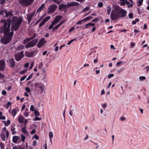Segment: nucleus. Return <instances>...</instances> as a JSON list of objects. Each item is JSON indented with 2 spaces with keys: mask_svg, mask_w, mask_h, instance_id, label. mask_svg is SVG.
I'll return each instance as SVG.
<instances>
[{
  "mask_svg": "<svg viewBox=\"0 0 149 149\" xmlns=\"http://www.w3.org/2000/svg\"><path fill=\"white\" fill-rule=\"evenodd\" d=\"M22 21V17H18L14 16L11 20V30L12 32L9 33L11 24L10 19L1 20V22L4 23L2 28L4 36L1 39V41L3 44L6 45L10 41L14 35V31H16L18 29Z\"/></svg>",
  "mask_w": 149,
  "mask_h": 149,
  "instance_id": "nucleus-1",
  "label": "nucleus"
},
{
  "mask_svg": "<svg viewBox=\"0 0 149 149\" xmlns=\"http://www.w3.org/2000/svg\"><path fill=\"white\" fill-rule=\"evenodd\" d=\"M127 11L120 7H116L112 11L110 17L112 20H117L119 17H123L126 16Z\"/></svg>",
  "mask_w": 149,
  "mask_h": 149,
  "instance_id": "nucleus-2",
  "label": "nucleus"
},
{
  "mask_svg": "<svg viewBox=\"0 0 149 149\" xmlns=\"http://www.w3.org/2000/svg\"><path fill=\"white\" fill-rule=\"evenodd\" d=\"M34 1V0H18L20 4L23 7L27 6L30 5Z\"/></svg>",
  "mask_w": 149,
  "mask_h": 149,
  "instance_id": "nucleus-3",
  "label": "nucleus"
},
{
  "mask_svg": "<svg viewBox=\"0 0 149 149\" xmlns=\"http://www.w3.org/2000/svg\"><path fill=\"white\" fill-rule=\"evenodd\" d=\"M38 41V39H35L31 41L27 44L25 46L26 48L28 49L29 48L34 47Z\"/></svg>",
  "mask_w": 149,
  "mask_h": 149,
  "instance_id": "nucleus-4",
  "label": "nucleus"
},
{
  "mask_svg": "<svg viewBox=\"0 0 149 149\" xmlns=\"http://www.w3.org/2000/svg\"><path fill=\"white\" fill-rule=\"evenodd\" d=\"M23 53V51H21L20 52L17 53L15 55V59L17 61H19L24 57Z\"/></svg>",
  "mask_w": 149,
  "mask_h": 149,
  "instance_id": "nucleus-5",
  "label": "nucleus"
},
{
  "mask_svg": "<svg viewBox=\"0 0 149 149\" xmlns=\"http://www.w3.org/2000/svg\"><path fill=\"white\" fill-rule=\"evenodd\" d=\"M37 53L36 51L31 52L30 51H27L25 52V56L26 57H32L33 56L36 55Z\"/></svg>",
  "mask_w": 149,
  "mask_h": 149,
  "instance_id": "nucleus-6",
  "label": "nucleus"
},
{
  "mask_svg": "<svg viewBox=\"0 0 149 149\" xmlns=\"http://www.w3.org/2000/svg\"><path fill=\"white\" fill-rule=\"evenodd\" d=\"M57 6L56 5L53 4L50 5L48 8V12L49 13H53L56 10Z\"/></svg>",
  "mask_w": 149,
  "mask_h": 149,
  "instance_id": "nucleus-7",
  "label": "nucleus"
},
{
  "mask_svg": "<svg viewBox=\"0 0 149 149\" xmlns=\"http://www.w3.org/2000/svg\"><path fill=\"white\" fill-rule=\"evenodd\" d=\"M6 67L5 62L4 60L2 59L0 61V71H3Z\"/></svg>",
  "mask_w": 149,
  "mask_h": 149,
  "instance_id": "nucleus-8",
  "label": "nucleus"
},
{
  "mask_svg": "<svg viewBox=\"0 0 149 149\" xmlns=\"http://www.w3.org/2000/svg\"><path fill=\"white\" fill-rule=\"evenodd\" d=\"M7 61L8 63V65L10 67L12 68L14 67L15 65V61L13 58L10 59Z\"/></svg>",
  "mask_w": 149,
  "mask_h": 149,
  "instance_id": "nucleus-9",
  "label": "nucleus"
},
{
  "mask_svg": "<svg viewBox=\"0 0 149 149\" xmlns=\"http://www.w3.org/2000/svg\"><path fill=\"white\" fill-rule=\"evenodd\" d=\"M35 13V12L33 11L32 13L26 15L27 19L29 23L31 22L32 18Z\"/></svg>",
  "mask_w": 149,
  "mask_h": 149,
  "instance_id": "nucleus-10",
  "label": "nucleus"
},
{
  "mask_svg": "<svg viewBox=\"0 0 149 149\" xmlns=\"http://www.w3.org/2000/svg\"><path fill=\"white\" fill-rule=\"evenodd\" d=\"M80 4L78 2H70L69 3H68V7H70L73 6H77L79 7L80 6Z\"/></svg>",
  "mask_w": 149,
  "mask_h": 149,
  "instance_id": "nucleus-11",
  "label": "nucleus"
},
{
  "mask_svg": "<svg viewBox=\"0 0 149 149\" xmlns=\"http://www.w3.org/2000/svg\"><path fill=\"white\" fill-rule=\"evenodd\" d=\"M44 38H42L39 41L37 45L38 47L40 48L47 42V41L44 40Z\"/></svg>",
  "mask_w": 149,
  "mask_h": 149,
  "instance_id": "nucleus-12",
  "label": "nucleus"
},
{
  "mask_svg": "<svg viewBox=\"0 0 149 149\" xmlns=\"http://www.w3.org/2000/svg\"><path fill=\"white\" fill-rule=\"evenodd\" d=\"M68 8H69L68 4H61L59 5V9L60 10H61L62 9H66Z\"/></svg>",
  "mask_w": 149,
  "mask_h": 149,
  "instance_id": "nucleus-13",
  "label": "nucleus"
},
{
  "mask_svg": "<svg viewBox=\"0 0 149 149\" xmlns=\"http://www.w3.org/2000/svg\"><path fill=\"white\" fill-rule=\"evenodd\" d=\"M36 36V34L35 33L33 35V36L31 38H27L25 39H24L23 41V44H26L28 42L30 41L31 39H33V38H34Z\"/></svg>",
  "mask_w": 149,
  "mask_h": 149,
  "instance_id": "nucleus-14",
  "label": "nucleus"
},
{
  "mask_svg": "<svg viewBox=\"0 0 149 149\" xmlns=\"http://www.w3.org/2000/svg\"><path fill=\"white\" fill-rule=\"evenodd\" d=\"M25 120L24 118L22 115H19L18 117V121L19 123H22L24 122Z\"/></svg>",
  "mask_w": 149,
  "mask_h": 149,
  "instance_id": "nucleus-15",
  "label": "nucleus"
},
{
  "mask_svg": "<svg viewBox=\"0 0 149 149\" xmlns=\"http://www.w3.org/2000/svg\"><path fill=\"white\" fill-rule=\"evenodd\" d=\"M18 138H20V137L19 136H14L13 138V142L14 143H16L17 142V141Z\"/></svg>",
  "mask_w": 149,
  "mask_h": 149,
  "instance_id": "nucleus-16",
  "label": "nucleus"
},
{
  "mask_svg": "<svg viewBox=\"0 0 149 149\" xmlns=\"http://www.w3.org/2000/svg\"><path fill=\"white\" fill-rule=\"evenodd\" d=\"M45 5V4L44 3H42L41 6L38 9L37 11V13L38 12H40L43 9Z\"/></svg>",
  "mask_w": 149,
  "mask_h": 149,
  "instance_id": "nucleus-17",
  "label": "nucleus"
},
{
  "mask_svg": "<svg viewBox=\"0 0 149 149\" xmlns=\"http://www.w3.org/2000/svg\"><path fill=\"white\" fill-rule=\"evenodd\" d=\"M4 13L5 14L6 16L7 17L13 15L12 12H7V11H5L4 12Z\"/></svg>",
  "mask_w": 149,
  "mask_h": 149,
  "instance_id": "nucleus-18",
  "label": "nucleus"
},
{
  "mask_svg": "<svg viewBox=\"0 0 149 149\" xmlns=\"http://www.w3.org/2000/svg\"><path fill=\"white\" fill-rule=\"evenodd\" d=\"M0 136L2 140L3 141H5L6 139L5 134L4 133H2L1 134Z\"/></svg>",
  "mask_w": 149,
  "mask_h": 149,
  "instance_id": "nucleus-19",
  "label": "nucleus"
},
{
  "mask_svg": "<svg viewBox=\"0 0 149 149\" xmlns=\"http://www.w3.org/2000/svg\"><path fill=\"white\" fill-rule=\"evenodd\" d=\"M62 17V16L61 15L56 16L55 17L54 19L58 22L61 20Z\"/></svg>",
  "mask_w": 149,
  "mask_h": 149,
  "instance_id": "nucleus-20",
  "label": "nucleus"
},
{
  "mask_svg": "<svg viewBox=\"0 0 149 149\" xmlns=\"http://www.w3.org/2000/svg\"><path fill=\"white\" fill-rule=\"evenodd\" d=\"M26 126H25L21 129L22 132L24 134H26L28 133L27 131L26 130Z\"/></svg>",
  "mask_w": 149,
  "mask_h": 149,
  "instance_id": "nucleus-21",
  "label": "nucleus"
},
{
  "mask_svg": "<svg viewBox=\"0 0 149 149\" xmlns=\"http://www.w3.org/2000/svg\"><path fill=\"white\" fill-rule=\"evenodd\" d=\"M17 110L15 109H13L12 111V113L13 117H15L16 114Z\"/></svg>",
  "mask_w": 149,
  "mask_h": 149,
  "instance_id": "nucleus-22",
  "label": "nucleus"
},
{
  "mask_svg": "<svg viewBox=\"0 0 149 149\" xmlns=\"http://www.w3.org/2000/svg\"><path fill=\"white\" fill-rule=\"evenodd\" d=\"M121 1L120 3L121 6H124L125 5L127 2V0H120Z\"/></svg>",
  "mask_w": 149,
  "mask_h": 149,
  "instance_id": "nucleus-23",
  "label": "nucleus"
},
{
  "mask_svg": "<svg viewBox=\"0 0 149 149\" xmlns=\"http://www.w3.org/2000/svg\"><path fill=\"white\" fill-rule=\"evenodd\" d=\"M42 86V84L40 83H37L35 84V86L36 87L40 88Z\"/></svg>",
  "mask_w": 149,
  "mask_h": 149,
  "instance_id": "nucleus-24",
  "label": "nucleus"
},
{
  "mask_svg": "<svg viewBox=\"0 0 149 149\" xmlns=\"http://www.w3.org/2000/svg\"><path fill=\"white\" fill-rule=\"evenodd\" d=\"M111 10V8L110 6H108L107 7V13L108 15H109L110 13V12Z\"/></svg>",
  "mask_w": 149,
  "mask_h": 149,
  "instance_id": "nucleus-25",
  "label": "nucleus"
},
{
  "mask_svg": "<svg viewBox=\"0 0 149 149\" xmlns=\"http://www.w3.org/2000/svg\"><path fill=\"white\" fill-rule=\"evenodd\" d=\"M51 1L57 4H59L61 1V0H51Z\"/></svg>",
  "mask_w": 149,
  "mask_h": 149,
  "instance_id": "nucleus-26",
  "label": "nucleus"
},
{
  "mask_svg": "<svg viewBox=\"0 0 149 149\" xmlns=\"http://www.w3.org/2000/svg\"><path fill=\"white\" fill-rule=\"evenodd\" d=\"M34 113L36 117L39 116V112L38 111H37L35 109Z\"/></svg>",
  "mask_w": 149,
  "mask_h": 149,
  "instance_id": "nucleus-27",
  "label": "nucleus"
},
{
  "mask_svg": "<svg viewBox=\"0 0 149 149\" xmlns=\"http://www.w3.org/2000/svg\"><path fill=\"white\" fill-rule=\"evenodd\" d=\"M91 26L89 23H88L85 25H84V26L83 27V29H88L89 28L90 29H91V27H90V26Z\"/></svg>",
  "mask_w": 149,
  "mask_h": 149,
  "instance_id": "nucleus-28",
  "label": "nucleus"
},
{
  "mask_svg": "<svg viewBox=\"0 0 149 149\" xmlns=\"http://www.w3.org/2000/svg\"><path fill=\"white\" fill-rule=\"evenodd\" d=\"M85 22V21H84V19L77 22L76 24L77 25L81 24H82L84 22Z\"/></svg>",
  "mask_w": 149,
  "mask_h": 149,
  "instance_id": "nucleus-29",
  "label": "nucleus"
},
{
  "mask_svg": "<svg viewBox=\"0 0 149 149\" xmlns=\"http://www.w3.org/2000/svg\"><path fill=\"white\" fill-rule=\"evenodd\" d=\"M139 19H136L134 20H133L132 22V23L133 24H136V22H138L139 21Z\"/></svg>",
  "mask_w": 149,
  "mask_h": 149,
  "instance_id": "nucleus-30",
  "label": "nucleus"
},
{
  "mask_svg": "<svg viewBox=\"0 0 149 149\" xmlns=\"http://www.w3.org/2000/svg\"><path fill=\"white\" fill-rule=\"evenodd\" d=\"M15 124H12L10 127L11 130L12 131H14L15 129Z\"/></svg>",
  "mask_w": 149,
  "mask_h": 149,
  "instance_id": "nucleus-31",
  "label": "nucleus"
},
{
  "mask_svg": "<svg viewBox=\"0 0 149 149\" xmlns=\"http://www.w3.org/2000/svg\"><path fill=\"white\" fill-rule=\"evenodd\" d=\"M46 23L45 21L43 20L40 24L39 26V28L41 27L42 25H43Z\"/></svg>",
  "mask_w": 149,
  "mask_h": 149,
  "instance_id": "nucleus-32",
  "label": "nucleus"
},
{
  "mask_svg": "<svg viewBox=\"0 0 149 149\" xmlns=\"http://www.w3.org/2000/svg\"><path fill=\"white\" fill-rule=\"evenodd\" d=\"M126 3L127 4V6H128V8H130L133 6V5L131 3H130V2H128L127 1L126 2Z\"/></svg>",
  "mask_w": 149,
  "mask_h": 149,
  "instance_id": "nucleus-33",
  "label": "nucleus"
},
{
  "mask_svg": "<svg viewBox=\"0 0 149 149\" xmlns=\"http://www.w3.org/2000/svg\"><path fill=\"white\" fill-rule=\"evenodd\" d=\"M11 102H8L7 103V104L6 105V106L7 107H6V109H8L9 107L10 106H11Z\"/></svg>",
  "mask_w": 149,
  "mask_h": 149,
  "instance_id": "nucleus-34",
  "label": "nucleus"
},
{
  "mask_svg": "<svg viewBox=\"0 0 149 149\" xmlns=\"http://www.w3.org/2000/svg\"><path fill=\"white\" fill-rule=\"evenodd\" d=\"M143 0H139L138 1L139 4H137V5L139 6H141L143 3Z\"/></svg>",
  "mask_w": 149,
  "mask_h": 149,
  "instance_id": "nucleus-35",
  "label": "nucleus"
},
{
  "mask_svg": "<svg viewBox=\"0 0 149 149\" xmlns=\"http://www.w3.org/2000/svg\"><path fill=\"white\" fill-rule=\"evenodd\" d=\"M51 17L50 16H48L45 17L43 19V20L45 21V22H46Z\"/></svg>",
  "mask_w": 149,
  "mask_h": 149,
  "instance_id": "nucleus-36",
  "label": "nucleus"
},
{
  "mask_svg": "<svg viewBox=\"0 0 149 149\" xmlns=\"http://www.w3.org/2000/svg\"><path fill=\"white\" fill-rule=\"evenodd\" d=\"M49 136L50 139L51 140L53 136V134L52 132H50L49 133Z\"/></svg>",
  "mask_w": 149,
  "mask_h": 149,
  "instance_id": "nucleus-37",
  "label": "nucleus"
},
{
  "mask_svg": "<svg viewBox=\"0 0 149 149\" xmlns=\"http://www.w3.org/2000/svg\"><path fill=\"white\" fill-rule=\"evenodd\" d=\"M24 48V46L22 45H20L17 47V49L18 50H21L23 49Z\"/></svg>",
  "mask_w": 149,
  "mask_h": 149,
  "instance_id": "nucleus-38",
  "label": "nucleus"
},
{
  "mask_svg": "<svg viewBox=\"0 0 149 149\" xmlns=\"http://www.w3.org/2000/svg\"><path fill=\"white\" fill-rule=\"evenodd\" d=\"M99 19L98 17H96L95 19H94L92 20L91 21V22H97L99 20Z\"/></svg>",
  "mask_w": 149,
  "mask_h": 149,
  "instance_id": "nucleus-39",
  "label": "nucleus"
},
{
  "mask_svg": "<svg viewBox=\"0 0 149 149\" xmlns=\"http://www.w3.org/2000/svg\"><path fill=\"white\" fill-rule=\"evenodd\" d=\"M10 120H7L6 124H5V126H8L10 124Z\"/></svg>",
  "mask_w": 149,
  "mask_h": 149,
  "instance_id": "nucleus-40",
  "label": "nucleus"
},
{
  "mask_svg": "<svg viewBox=\"0 0 149 149\" xmlns=\"http://www.w3.org/2000/svg\"><path fill=\"white\" fill-rule=\"evenodd\" d=\"M4 78V76L3 74L0 72V79L2 80Z\"/></svg>",
  "mask_w": 149,
  "mask_h": 149,
  "instance_id": "nucleus-41",
  "label": "nucleus"
},
{
  "mask_svg": "<svg viewBox=\"0 0 149 149\" xmlns=\"http://www.w3.org/2000/svg\"><path fill=\"white\" fill-rule=\"evenodd\" d=\"M34 109L35 107L33 106V105H31L30 108V110L31 111H34Z\"/></svg>",
  "mask_w": 149,
  "mask_h": 149,
  "instance_id": "nucleus-42",
  "label": "nucleus"
},
{
  "mask_svg": "<svg viewBox=\"0 0 149 149\" xmlns=\"http://www.w3.org/2000/svg\"><path fill=\"white\" fill-rule=\"evenodd\" d=\"M98 6L100 8L102 7L103 6V3L102 2H100L98 4Z\"/></svg>",
  "mask_w": 149,
  "mask_h": 149,
  "instance_id": "nucleus-43",
  "label": "nucleus"
},
{
  "mask_svg": "<svg viewBox=\"0 0 149 149\" xmlns=\"http://www.w3.org/2000/svg\"><path fill=\"white\" fill-rule=\"evenodd\" d=\"M146 79V77L144 76H141L139 78V79L141 81H143Z\"/></svg>",
  "mask_w": 149,
  "mask_h": 149,
  "instance_id": "nucleus-44",
  "label": "nucleus"
},
{
  "mask_svg": "<svg viewBox=\"0 0 149 149\" xmlns=\"http://www.w3.org/2000/svg\"><path fill=\"white\" fill-rule=\"evenodd\" d=\"M0 146L1 149H4V144L2 143H0Z\"/></svg>",
  "mask_w": 149,
  "mask_h": 149,
  "instance_id": "nucleus-45",
  "label": "nucleus"
},
{
  "mask_svg": "<svg viewBox=\"0 0 149 149\" xmlns=\"http://www.w3.org/2000/svg\"><path fill=\"white\" fill-rule=\"evenodd\" d=\"M21 140L22 141V142H23L24 141L25 139V136L23 135L22 134L21 135Z\"/></svg>",
  "mask_w": 149,
  "mask_h": 149,
  "instance_id": "nucleus-46",
  "label": "nucleus"
},
{
  "mask_svg": "<svg viewBox=\"0 0 149 149\" xmlns=\"http://www.w3.org/2000/svg\"><path fill=\"white\" fill-rule=\"evenodd\" d=\"M27 71V70H23L22 71H21L20 72H19V74H23L25 73Z\"/></svg>",
  "mask_w": 149,
  "mask_h": 149,
  "instance_id": "nucleus-47",
  "label": "nucleus"
},
{
  "mask_svg": "<svg viewBox=\"0 0 149 149\" xmlns=\"http://www.w3.org/2000/svg\"><path fill=\"white\" fill-rule=\"evenodd\" d=\"M32 76H33V74H31L26 79V81H28L30 79H31V78H32Z\"/></svg>",
  "mask_w": 149,
  "mask_h": 149,
  "instance_id": "nucleus-48",
  "label": "nucleus"
},
{
  "mask_svg": "<svg viewBox=\"0 0 149 149\" xmlns=\"http://www.w3.org/2000/svg\"><path fill=\"white\" fill-rule=\"evenodd\" d=\"M58 22L54 19V20L52 22V24H53L54 25L57 24Z\"/></svg>",
  "mask_w": 149,
  "mask_h": 149,
  "instance_id": "nucleus-49",
  "label": "nucleus"
},
{
  "mask_svg": "<svg viewBox=\"0 0 149 149\" xmlns=\"http://www.w3.org/2000/svg\"><path fill=\"white\" fill-rule=\"evenodd\" d=\"M27 77V76H23L20 78V81H24L26 78Z\"/></svg>",
  "mask_w": 149,
  "mask_h": 149,
  "instance_id": "nucleus-50",
  "label": "nucleus"
},
{
  "mask_svg": "<svg viewBox=\"0 0 149 149\" xmlns=\"http://www.w3.org/2000/svg\"><path fill=\"white\" fill-rule=\"evenodd\" d=\"M145 68L146 69V72L148 73L149 72V66H147L145 67Z\"/></svg>",
  "mask_w": 149,
  "mask_h": 149,
  "instance_id": "nucleus-51",
  "label": "nucleus"
},
{
  "mask_svg": "<svg viewBox=\"0 0 149 149\" xmlns=\"http://www.w3.org/2000/svg\"><path fill=\"white\" fill-rule=\"evenodd\" d=\"M25 91L28 93H29L30 92V88L28 87H26L25 89Z\"/></svg>",
  "mask_w": 149,
  "mask_h": 149,
  "instance_id": "nucleus-52",
  "label": "nucleus"
},
{
  "mask_svg": "<svg viewBox=\"0 0 149 149\" xmlns=\"http://www.w3.org/2000/svg\"><path fill=\"white\" fill-rule=\"evenodd\" d=\"M6 117L5 116L2 115L0 116V120H5L6 119Z\"/></svg>",
  "mask_w": 149,
  "mask_h": 149,
  "instance_id": "nucleus-53",
  "label": "nucleus"
},
{
  "mask_svg": "<svg viewBox=\"0 0 149 149\" xmlns=\"http://www.w3.org/2000/svg\"><path fill=\"white\" fill-rule=\"evenodd\" d=\"M114 76V74H109L108 75V78H111L113 77Z\"/></svg>",
  "mask_w": 149,
  "mask_h": 149,
  "instance_id": "nucleus-54",
  "label": "nucleus"
},
{
  "mask_svg": "<svg viewBox=\"0 0 149 149\" xmlns=\"http://www.w3.org/2000/svg\"><path fill=\"white\" fill-rule=\"evenodd\" d=\"M133 14L132 13H130L128 15V16L130 18H132L133 17Z\"/></svg>",
  "mask_w": 149,
  "mask_h": 149,
  "instance_id": "nucleus-55",
  "label": "nucleus"
},
{
  "mask_svg": "<svg viewBox=\"0 0 149 149\" xmlns=\"http://www.w3.org/2000/svg\"><path fill=\"white\" fill-rule=\"evenodd\" d=\"M64 22V21H62L60 23L58 24L57 25V26H58V27H59Z\"/></svg>",
  "mask_w": 149,
  "mask_h": 149,
  "instance_id": "nucleus-56",
  "label": "nucleus"
},
{
  "mask_svg": "<svg viewBox=\"0 0 149 149\" xmlns=\"http://www.w3.org/2000/svg\"><path fill=\"white\" fill-rule=\"evenodd\" d=\"M41 120V118L38 117H37L36 116L35 117V120Z\"/></svg>",
  "mask_w": 149,
  "mask_h": 149,
  "instance_id": "nucleus-57",
  "label": "nucleus"
},
{
  "mask_svg": "<svg viewBox=\"0 0 149 149\" xmlns=\"http://www.w3.org/2000/svg\"><path fill=\"white\" fill-rule=\"evenodd\" d=\"M89 9H90V7H89L87 6L85 8H84L83 10V11H86V10H88Z\"/></svg>",
  "mask_w": 149,
  "mask_h": 149,
  "instance_id": "nucleus-58",
  "label": "nucleus"
},
{
  "mask_svg": "<svg viewBox=\"0 0 149 149\" xmlns=\"http://www.w3.org/2000/svg\"><path fill=\"white\" fill-rule=\"evenodd\" d=\"M29 113L27 112H25L24 113V116L25 117H28L29 116Z\"/></svg>",
  "mask_w": 149,
  "mask_h": 149,
  "instance_id": "nucleus-59",
  "label": "nucleus"
},
{
  "mask_svg": "<svg viewBox=\"0 0 149 149\" xmlns=\"http://www.w3.org/2000/svg\"><path fill=\"white\" fill-rule=\"evenodd\" d=\"M6 92L5 90H3L2 92V94L4 95H6Z\"/></svg>",
  "mask_w": 149,
  "mask_h": 149,
  "instance_id": "nucleus-60",
  "label": "nucleus"
},
{
  "mask_svg": "<svg viewBox=\"0 0 149 149\" xmlns=\"http://www.w3.org/2000/svg\"><path fill=\"white\" fill-rule=\"evenodd\" d=\"M54 25L53 24H52H52L49 26V29H52L53 28V27Z\"/></svg>",
  "mask_w": 149,
  "mask_h": 149,
  "instance_id": "nucleus-61",
  "label": "nucleus"
},
{
  "mask_svg": "<svg viewBox=\"0 0 149 149\" xmlns=\"http://www.w3.org/2000/svg\"><path fill=\"white\" fill-rule=\"evenodd\" d=\"M34 137L36 140H38L39 139V136L36 135H34Z\"/></svg>",
  "mask_w": 149,
  "mask_h": 149,
  "instance_id": "nucleus-62",
  "label": "nucleus"
},
{
  "mask_svg": "<svg viewBox=\"0 0 149 149\" xmlns=\"http://www.w3.org/2000/svg\"><path fill=\"white\" fill-rule=\"evenodd\" d=\"M135 45V44L134 42H132L131 43V46L132 47H134Z\"/></svg>",
  "mask_w": 149,
  "mask_h": 149,
  "instance_id": "nucleus-63",
  "label": "nucleus"
},
{
  "mask_svg": "<svg viewBox=\"0 0 149 149\" xmlns=\"http://www.w3.org/2000/svg\"><path fill=\"white\" fill-rule=\"evenodd\" d=\"M7 130H6V128L5 127H4L2 129V131L3 132H6V131Z\"/></svg>",
  "mask_w": 149,
  "mask_h": 149,
  "instance_id": "nucleus-64",
  "label": "nucleus"
}]
</instances>
